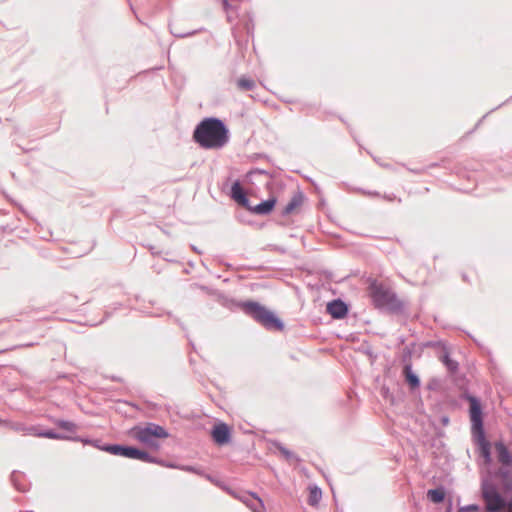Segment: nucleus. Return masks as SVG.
Instances as JSON below:
<instances>
[{
	"label": "nucleus",
	"instance_id": "aec40b11",
	"mask_svg": "<svg viewBox=\"0 0 512 512\" xmlns=\"http://www.w3.org/2000/svg\"><path fill=\"white\" fill-rule=\"evenodd\" d=\"M54 423L61 429L67 430L69 432H75L77 430V425L70 421L65 420H55Z\"/></svg>",
	"mask_w": 512,
	"mask_h": 512
},
{
	"label": "nucleus",
	"instance_id": "412c9836",
	"mask_svg": "<svg viewBox=\"0 0 512 512\" xmlns=\"http://www.w3.org/2000/svg\"><path fill=\"white\" fill-rule=\"evenodd\" d=\"M39 437H42V438H48V439H57V440H65V439H68L67 437L65 436H62L60 434H57L55 433L54 431L52 430H48V431H45V432H41V434H39Z\"/></svg>",
	"mask_w": 512,
	"mask_h": 512
},
{
	"label": "nucleus",
	"instance_id": "f257e3e1",
	"mask_svg": "<svg viewBox=\"0 0 512 512\" xmlns=\"http://www.w3.org/2000/svg\"><path fill=\"white\" fill-rule=\"evenodd\" d=\"M193 139L204 149H218L228 142V129L217 118H205L195 128Z\"/></svg>",
	"mask_w": 512,
	"mask_h": 512
},
{
	"label": "nucleus",
	"instance_id": "7ed1b4c3",
	"mask_svg": "<svg viewBox=\"0 0 512 512\" xmlns=\"http://www.w3.org/2000/svg\"><path fill=\"white\" fill-rule=\"evenodd\" d=\"M244 310L247 314L252 316L257 322L264 326L268 330L282 331L284 324L276 317V315L268 310L266 307L260 305L257 302H246L243 305Z\"/></svg>",
	"mask_w": 512,
	"mask_h": 512
},
{
	"label": "nucleus",
	"instance_id": "5701e85b",
	"mask_svg": "<svg viewBox=\"0 0 512 512\" xmlns=\"http://www.w3.org/2000/svg\"><path fill=\"white\" fill-rule=\"evenodd\" d=\"M23 434L39 437V434H41V432L38 430L36 426H31L23 429Z\"/></svg>",
	"mask_w": 512,
	"mask_h": 512
},
{
	"label": "nucleus",
	"instance_id": "9d476101",
	"mask_svg": "<svg viewBox=\"0 0 512 512\" xmlns=\"http://www.w3.org/2000/svg\"><path fill=\"white\" fill-rule=\"evenodd\" d=\"M327 312L333 318H343L347 314V307L342 301H333L327 305Z\"/></svg>",
	"mask_w": 512,
	"mask_h": 512
},
{
	"label": "nucleus",
	"instance_id": "393cba45",
	"mask_svg": "<svg viewBox=\"0 0 512 512\" xmlns=\"http://www.w3.org/2000/svg\"><path fill=\"white\" fill-rule=\"evenodd\" d=\"M9 428L15 430V431H18V432H22L23 433V429H25L26 427L22 426L21 424H18V423H10L8 422V425H7Z\"/></svg>",
	"mask_w": 512,
	"mask_h": 512
},
{
	"label": "nucleus",
	"instance_id": "4be33fe9",
	"mask_svg": "<svg viewBox=\"0 0 512 512\" xmlns=\"http://www.w3.org/2000/svg\"><path fill=\"white\" fill-rule=\"evenodd\" d=\"M277 449L280 451L281 455L286 459V460H298V458L291 452L289 451L288 449H286L285 447L281 446V445H277L276 446Z\"/></svg>",
	"mask_w": 512,
	"mask_h": 512
},
{
	"label": "nucleus",
	"instance_id": "4468645a",
	"mask_svg": "<svg viewBox=\"0 0 512 512\" xmlns=\"http://www.w3.org/2000/svg\"><path fill=\"white\" fill-rule=\"evenodd\" d=\"M242 501L249 508H251L254 512H263L264 511V504H263L262 500L255 495H250V496L244 497L242 499Z\"/></svg>",
	"mask_w": 512,
	"mask_h": 512
},
{
	"label": "nucleus",
	"instance_id": "6ab92c4d",
	"mask_svg": "<svg viewBox=\"0 0 512 512\" xmlns=\"http://www.w3.org/2000/svg\"><path fill=\"white\" fill-rule=\"evenodd\" d=\"M441 361L445 364V366L448 368L449 371L451 372H455L458 368V363L454 360H452L448 353H444L441 357H440Z\"/></svg>",
	"mask_w": 512,
	"mask_h": 512
},
{
	"label": "nucleus",
	"instance_id": "a878e982",
	"mask_svg": "<svg viewBox=\"0 0 512 512\" xmlns=\"http://www.w3.org/2000/svg\"><path fill=\"white\" fill-rule=\"evenodd\" d=\"M505 490L510 491L512 490V478H507L505 483Z\"/></svg>",
	"mask_w": 512,
	"mask_h": 512
},
{
	"label": "nucleus",
	"instance_id": "1a4fd4ad",
	"mask_svg": "<svg viewBox=\"0 0 512 512\" xmlns=\"http://www.w3.org/2000/svg\"><path fill=\"white\" fill-rule=\"evenodd\" d=\"M304 202V195L301 192H296L287 205L284 207L283 215H292L300 211Z\"/></svg>",
	"mask_w": 512,
	"mask_h": 512
},
{
	"label": "nucleus",
	"instance_id": "423d86ee",
	"mask_svg": "<svg viewBox=\"0 0 512 512\" xmlns=\"http://www.w3.org/2000/svg\"><path fill=\"white\" fill-rule=\"evenodd\" d=\"M131 435L139 442L151 447L156 446L157 439H164L168 437L166 430L154 423L134 427L131 430Z\"/></svg>",
	"mask_w": 512,
	"mask_h": 512
},
{
	"label": "nucleus",
	"instance_id": "b1692460",
	"mask_svg": "<svg viewBox=\"0 0 512 512\" xmlns=\"http://www.w3.org/2000/svg\"><path fill=\"white\" fill-rule=\"evenodd\" d=\"M479 510L478 505H469L466 507H461L458 512H477Z\"/></svg>",
	"mask_w": 512,
	"mask_h": 512
},
{
	"label": "nucleus",
	"instance_id": "a211bd4d",
	"mask_svg": "<svg viewBox=\"0 0 512 512\" xmlns=\"http://www.w3.org/2000/svg\"><path fill=\"white\" fill-rule=\"evenodd\" d=\"M428 498L434 503H440L445 498V493L441 489H431L427 493Z\"/></svg>",
	"mask_w": 512,
	"mask_h": 512
},
{
	"label": "nucleus",
	"instance_id": "dca6fc26",
	"mask_svg": "<svg viewBox=\"0 0 512 512\" xmlns=\"http://www.w3.org/2000/svg\"><path fill=\"white\" fill-rule=\"evenodd\" d=\"M404 374L406 381L410 385L412 389H415L419 386L420 382L418 377L412 372L411 367L409 365L405 366Z\"/></svg>",
	"mask_w": 512,
	"mask_h": 512
},
{
	"label": "nucleus",
	"instance_id": "ddd939ff",
	"mask_svg": "<svg viewBox=\"0 0 512 512\" xmlns=\"http://www.w3.org/2000/svg\"><path fill=\"white\" fill-rule=\"evenodd\" d=\"M495 449L499 462H501L503 465H510L512 458L506 446L502 442H497L495 443Z\"/></svg>",
	"mask_w": 512,
	"mask_h": 512
},
{
	"label": "nucleus",
	"instance_id": "bb28decb",
	"mask_svg": "<svg viewBox=\"0 0 512 512\" xmlns=\"http://www.w3.org/2000/svg\"><path fill=\"white\" fill-rule=\"evenodd\" d=\"M0 425H8V421L0 419Z\"/></svg>",
	"mask_w": 512,
	"mask_h": 512
},
{
	"label": "nucleus",
	"instance_id": "20e7f679",
	"mask_svg": "<svg viewBox=\"0 0 512 512\" xmlns=\"http://www.w3.org/2000/svg\"><path fill=\"white\" fill-rule=\"evenodd\" d=\"M481 492L487 512H512V497L505 501L494 484L483 481Z\"/></svg>",
	"mask_w": 512,
	"mask_h": 512
},
{
	"label": "nucleus",
	"instance_id": "f3484780",
	"mask_svg": "<svg viewBox=\"0 0 512 512\" xmlns=\"http://www.w3.org/2000/svg\"><path fill=\"white\" fill-rule=\"evenodd\" d=\"M236 84L238 89L241 91H250L255 88V81L246 77L239 78Z\"/></svg>",
	"mask_w": 512,
	"mask_h": 512
},
{
	"label": "nucleus",
	"instance_id": "39448f33",
	"mask_svg": "<svg viewBox=\"0 0 512 512\" xmlns=\"http://www.w3.org/2000/svg\"><path fill=\"white\" fill-rule=\"evenodd\" d=\"M370 290L376 306L385 307L393 311H398L403 308L404 303L383 284L373 283Z\"/></svg>",
	"mask_w": 512,
	"mask_h": 512
},
{
	"label": "nucleus",
	"instance_id": "0eeeda50",
	"mask_svg": "<svg viewBox=\"0 0 512 512\" xmlns=\"http://www.w3.org/2000/svg\"><path fill=\"white\" fill-rule=\"evenodd\" d=\"M106 452L113 455H119L126 458L138 459L144 462H152V458L145 451L139 450L134 447H127L121 445H110L104 448Z\"/></svg>",
	"mask_w": 512,
	"mask_h": 512
},
{
	"label": "nucleus",
	"instance_id": "9b49d317",
	"mask_svg": "<svg viewBox=\"0 0 512 512\" xmlns=\"http://www.w3.org/2000/svg\"><path fill=\"white\" fill-rule=\"evenodd\" d=\"M232 198L240 205L245 206L249 209L250 205L248 204V199L245 196V193L238 182H235L231 188Z\"/></svg>",
	"mask_w": 512,
	"mask_h": 512
},
{
	"label": "nucleus",
	"instance_id": "f03ea898",
	"mask_svg": "<svg viewBox=\"0 0 512 512\" xmlns=\"http://www.w3.org/2000/svg\"><path fill=\"white\" fill-rule=\"evenodd\" d=\"M470 404V420L472 424V434L475 438L476 444L478 445L481 457L484 459L485 464L491 462L490 454V443L485 437L482 421V410L479 401L473 397H468Z\"/></svg>",
	"mask_w": 512,
	"mask_h": 512
},
{
	"label": "nucleus",
	"instance_id": "2eb2a0df",
	"mask_svg": "<svg viewBox=\"0 0 512 512\" xmlns=\"http://www.w3.org/2000/svg\"><path fill=\"white\" fill-rule=\"evenodd\" d=\"M322 492L317 486L309 487V496H308V504L311 506H316L321 500Z\"/></svg>",
	"mask_w": 512,
	"mask_h": 512
},
{
	"label": "nucleus",
	"instance_id": "6e6552de",
	"mask_svg": "<svg viewBox=\"0 0 512 512\" xmlns=\"http://www.w3.org/2000/svg\"><path fill=\"white\" fill-rule=\"evenodd\" d=\"M211 435L216 444L224 445L230 440V429L226 424L220 423L214 426Z\"/></svg>",
	"mask_w": 512,
	"mask_h": 512
},
{
	"label": "nucleus",
	"instance_id": "f8f14e48",
	"mask_svg": "<svg viewBox=\"0 0 512 512\" xmlns=\"http://www.w3.org/2000/svg\"><path fill=\"white\" fill-rule=\"evenodd\" d=\"M275 204H276V199L270 198L254 207L250 206L249 210L253 211L256 214L264 215V214L270 213L273 210Z\"/></svg>",
	"mask_w": 512,
	"mask_h": 512
}]
</instances>
